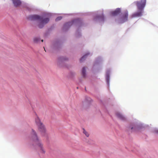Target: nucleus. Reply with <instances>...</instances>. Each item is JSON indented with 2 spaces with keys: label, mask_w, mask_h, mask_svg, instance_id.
<instances>
[{
  "label": "nucleus",
  "mask_w": 158,
  "mask_h": 158,
  "mask_svg": "<svg viewBox=\"0 0 158 158\" xmlns=\"http://www.w3.org/2000/svg\"><path fill=\"white\" fill-rule=\"evenodd\" d=\"M34 41L35 43H38L40 40V39L37 37H35L34 39Z\"/></svg>",
  "instance_id": "obj_12"
},
{
  "label": "nucleus",
  "mask_w": 158,
  "mask_h": 158,
  "mask_svg": "<svg viewBox=\"0 0 158 158\" xmlns=\"http://www.w3.org/2000/svg\"><path fill=\"white\" fill-rule=\"evenodd\" d=\"M14 6L16 7L19 6L21 2L20 0H12Z\"/></svg>",
  "instance_id": "obj_8"
},
{
  "label": "nucleus",
  "mask_w": 158,
  "mask_h": 158,
  "mask_svg": "<svg viewBox=\"0 0 158 158\" xmlns=\"http://www.w3.org/2000/svg\"><path fill=\"white\" fill-rule=\"evenodd\" d=\"M139 10V11L133 14L131 16V18L140 17L142 15L143 10Z\"/></svg>",
  "instance_id": "obj_6"
},
{
  "label": "nucleus",
  "mask_w": 158,
  "mask_h": 158,
  "mask_svg": "<svg viewBox=\"0 0 158 158\" xmlns=\"http://www.w3.org/2000/svg\"><path fill=\"white\" fill-rule=\"evenodd\" d=\"M133 128L132 127H131V129H132Z\"/></svg>",
  "instance_id": "obj_18"
},
{
  "label": "nucleus",
  "mask_w": 158,
  "mask_h": 158,
  "mask_svg": "<svg viewBox=\"0 0 158 158\" xmlns=\"http://www.w3.org/2000/svg\"><path fill=\"white\" fill-rule=\"evenodd\" d=\"M28 19L31 20L38 21L39 23L38 26L40 28H42L49 21V19L48 18H44L43 17L37 15H30L28 17Z\"/></svg>",
  "instance_id": "obj_1"
},
{
  "label": "nucleus",
  "mask_w": 158,
  "mask_h": 158,
  "mask_svg": "<svg viewBox=\"0 0 158 158\" xmlns=\"http://www.w3.org/2000/svg\"><path fill=\"white\" fill-rule=\"evenodd\" d=\"M83 133L86 135L87 137H88L89 136V134L84 129H83Z\"/></svg>",
  "instance_id": "obj_14"
},
{
  "label": "nucleus",
  "mask_w": 158,
  "mask_h": 158,
  "mask_svg": "<svg viewBox=\"0 0 158 158\" xmlns=\"http://www.w3.org/2000/svg\"><path fill=\"white\" fill-rule=\"evenodd\" d=\"M62 17H61V16L59 17L56 19V21H59V20H61L62 19Z\"/></svg>",
  "instance_id": "obj_15"
},
{
  "label": "nucleus",
  "mask_w": 158,
  "mask_h": 158,
  "mask_svg": "<svg viewBox=\"0 0 158 158\" xmlns=\"http://www.w3.org/2000/svg\"><path fill=\"white\" fill-rule=\"evenodd\" d=\"M85 67H83L82 69V75L83 77H85Z\"/></svg>",
  "instance_id": "obj_11"
},
{
  "label": "nucleus",
  "mask_w": 158,
  "mask_h": 158,
  "mask_svg": "<svg viewBox=\"0 0 158 158\" xmlns=\"http://www.w3.org/2000/svg\"><path fill=\"white\" fill-rule=\"evenodd\" d=\"M137 6L138 10H143L146 3V0H141L140 1H136L134 2Z\"/></svg>",
  "instance_id": "obj_3"
},
{
  "label": "nucleus",
  "mask_w": 158,
  "mask_h": 158,
  "mask_svg": "<svg viewBox=\"0 0 158 158\" xmlns=\"http://www.w3.org/2000/svg\"><path fill=\"white\" fill-rule=\"evenodd\" d=\"M88 55V54H87L84 56L80 60V61L81 62H82L83 60H85L86 58V56Z\"/></svg>",
  "instance_id": "obj_13"
},
{
  "label": "nucleus",
  "mask_w": 158,
  "mask_h": 158,
  "mask_svg": "<svg viewBox=\"0 0 158 158\" xmlns=\"http://www.w3.org/2000/svg\"><path fill=\"white\" fill-rule=\"evenodd\" d=\"M41 41H42V42H43V40H41Z\"/></svg>",
  "instance_id": "obj_17"
},
{
  "label": "nucleus",
  "mask_w": 158,
  "mask_h": 158,
  "mask_svg": "<svg viewBox=\"0 0 158 158\" xmlns=\"http://www.w3.org/2000/svg\"><path fill=\"white\" fill-rule=\"evenodd\" d=\"M38 126L39 127V130L40 131L42 132H46V129L42 123H40Z\"/></svg>",
  "instance_id": "obj_5"
},
{
  "label": "nucleus",
  "mask_w": 158,
  "mask_h": 158,
  "mask_svg": "<svg viewBox=\"0 0 158 158\" xmlns=\"http://www.w3.org/2000/svg\"><path fill=\"white\" fill-rule=\"evenodd\" d=\"M32 130V134L33 135L34 140L35 143L39 147L40 152L42 154H44L45 152V151L43 147V144L41 143L40 141L39 140L35 132L33 130Z\"/></svg>",
  "instance_id": "obj_2"
},
{
  "label": "nucleus",
  "mask_w": 158,
  "mask_h": 158,
  "mask_svg": "<svg viewBox=\"0 0 158 158\" xmlns=\"http://www.w3.org/2000/svg\"><path fill=\"white\" fill-rule=\"evenodd\" d=\"M121 12V9L120 8H117L114 11H112L111 12L112 15L115 16L118 15Z\"/></svg>",
  "instance_id": "obj_7"
},
{
  "label": "nucleus",
  "mask_w": 158,
  "mask_h": 158,
  "mask_svg": "<svg viewBox=\"0 0 158 158\" xmlns=\"http://www.w3.org/2000/svg\"><path fill=\"white\" fill-rule=\"evenodd\" d=\"M128 16V12L127 10L123 11L121 17V21L122 23H124L127 20Z\"/></svg>",
  "instance_id": "obj_4"
},
{
  "label": "nucleus",
  "mask_w": 158,
  "mask_h": 158,
  "mask_svg": "<svg viewBox=\"0 0 158 158\" xmlns=\"http://www.w3.org/2000/svg\"><path fill=\"white\" fill-rule=\"evenodd\" d=\"M35 122L37 124V125L38 126L40 124V123H42L38 117H37V118H35Z\"/></svg>",
  "instance_id": "obj_10"
},
{
  "label": "nucleus",
  "mask_w": 158,
  "mask_h": 158,
  "mask_svg": "<svg viewBox=\"0 0 158 158\" xmlns=\"http://www.w3.org/2000/svg\"><path fill=\"white\" fill-rule=\"evenodd\" d=\"M156 133L158 134V130L156 131Z\"/></svg>",
  "instance_id": "obj_16"
},
{
  "label": "nucleus",
  "mask_w": 158,
  "mask_h": 158,
  "mask_svg": "<svg viewBox=\"0 0 158 158\" xmlns=\"http://www.w3.org/2000/svg\"><path fill=\"white\" fill-rule=\"evenodd\" d=\"M116 115L118 118H119L120 119L124 120L126 119L120 113L118 112H117L116 114Z\"/></svg>",
  "instance_id": "obj_9"
}]
</instances>
